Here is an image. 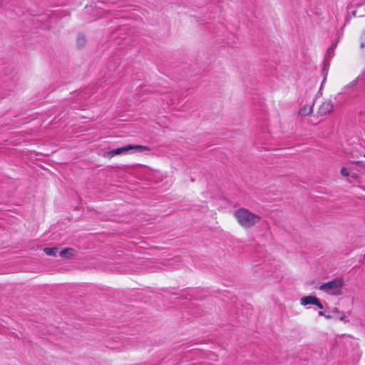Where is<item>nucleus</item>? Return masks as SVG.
Returning <instances> with one entry per match:
<instances>
[{"label":"nucleus","mask_w":365,"mask_h":365,"mask_svg":"<svg viewBox=\"0 0 365 365\" xmlns=\"http://www.w3.org/2000/svg\"><path fill=\"white\" fill-rule=\"evenodd\" d=\"M234 217L237 222L243 227L248 228L256 225L260 217L247 209L241 208L234 212Z\"/></svg>","instance_id":"nucleus-1"},{"label":"nucleus","mask_w":365,"mask_h":365,"mask_svg":"<svg viewBox=\"0 0 365 365\" xmlns=\"http://www.w3.org/2000/svg\"><path fill=\"white\" fill-rule=\"evenodd\" d=\"M344 281L341 278H336L332 281L324 283L319 287V289L328 294L340 295L342 294Z\"/></svg>","instance_id":"nucleus-2"},{"label":"nucleus","mask_w":365,"mask_h":365,"mask_svg":"<svg viewBox=\"0 0 365 365\" xmlns=\"http://www.w3.org/2000/svg\"><path fill=\"white\" fill-rule=\"evenodd\" d=\"M149 148L147 146L144 145H128L124 147L118 148L117 149H114L113 150L106 152L104 154L106 158H111L117 155H125L130 150H134L135 152H142L144 150H148Z\"/></svg>","instance_id":"nucleus-3"},{"label":"nucleus","mask_w":365,"mask_h":365,"mask_svg":"<svg viewBox=\"0 0 365 365\" xmlns=\"http://www.w3.org/2000/svg\"><path fill=\"white\" fill-rule=\"evenodd\" d=\"M334 110V104L330 99H326L324 101L318 108V114L320 115H324L330 113Z\"/></svg>","instance_id":"nucleus-4"},{"label":"nucleus","mask_w":365,"mask_h":365,"mask_svg":"<svg viewBox=\"0 0 365 365\" xmlns=\"http://www.w3.org/2000/svg\"><path fill=\"white\" fill-rule=\"evenodd\" d=\"M317 298L315 296L309 295L303 297L300 299V304L302 306H307V305H314V303L317 302Z\"/></svg>","instance_id":"nucleus-5"},{"label":"nucleus","mask_w":365,"mask_h":365,"mask_svg":"<svg viewBox=\"0 0 365 365\" xmlns=\"http://www.w3.org/2000/svg\"><path fill=\"white\" fill-rule=\"evenodd\" d=\"M313 103L304 104L299 110V114L302 116H306L312 113Z\"/></svg>","instance_id":"nucleus-6"},{"label":"nucleus","mask_w":365,"mask_h":365,"mask_svg":"<svg viewBox=\"0 0 365 365\" xmlns=\"http://www.w3.org/2000/svg\"><path fill=\"white\" fill-rule=\"evenodd\" d=\"M76 252L73 248H66L59 252L60 257L63 258H71L76 255Z\"/></svg>","instance_id":"nucleus-7"},{"label":"nucleus","mask_w":365,"mask_h":365,"mask_svg":"<svg viewBox=\"0 0 365 365\" xmlns=\"http://www.w3.org/2000/svg\"><path fill=\"white\" fill-rule=\"evenodd\" d=\"M359 48L362 55L365 56V31L359 36Z\"/></svg>","instance_id":"nucleus-8"},{"label":"nucleus","mask_w":365,"mask_h":365,"mask_svg":"<svg viewBox=\"0 0 365 365\" xmlns=\"http://www.w3.org/2000/svg\"><path fill=\"white\" fill-rule=\"evenodd\" d=\"M58 249L57 247H46L43 249V252L49 256H56L57 253Z\"/></svg>","instance_id":"nucleus-9"},{"label":"nucleus","mask_w":365,"mask_h":365,"mask_svg":"<svg viewBox=\"0 0 365 365\" xmlns=\"http://www.w3.org/2000/svg\"><path fill=\"white\" fill-rule=\"evenodd\" d=\"M340 173L344 177H348L349 175V170L343 167L340 170Z\"/></svg>","instance_id":"nucleus-10"},{"label":"nucleus","mask_w":365,"mask_h":365,"mask_svg":"<svg viewBox=\"0 0 365 365\" xmlns=\"http://www.w3.org/2000/svg\"><path fill=\"white\" fill-rule=\"evenodd\" d=\"M359 78H356L353 81H351L349 85L346 86V87H354L358 83Z\"/></svg>","instance_id":"nucleus-11"},{"label":"nucleus","mask_w":365,"mask_h":365,"mask_svg":"<svg viewBox=\"0 0 365 365\" xmlns=\"http://www.w3.org/2000/svg\"><path fill=\"white\" fill-rule=\"evenodd\" d=\"M314 305H316L318 308H319L320 309H323V305L320 302V301L319 300V299L317 298V302L314 303Z\"/></svg>","instance_id":"nucleus-12"},{"label":"nucleus","mask_w":365,"mask_h":365,"mask_svg":"<svg viewBox=\"0 0 365 365\" xmlns=\"http://www.w3.org/2000/svg\"><path fill=\"white\" fill-rule=\"evenodd\" d=\"M333 53V48H329V49H328V50H327V56H328L329 57H330V58H331V57H332V56H333V53Z\"/></svg>","instance_id":"nucleus-13"},{"label":"nucleus","mask_w":365,"mask_h":365,"mask_svg":"<svg viewBox=\"0 0 365 365\" xmlns=\"http://www.w3.org/2000/svg\"><path fill=\"white\" fill-rule=\"evenodd\" d=\"M322 72H323V74H324V80H323V82H324V81H325V80H326V78H327V70H326V68H325V67L323 68Z\"/></svg>","instance_id":"nucleus-14"},{"label":"nucleus","mask_w":365,"mask_h":365,"mask_svg":"<svg viewBox=\"0 0 365 365\" xmlns=\"http://www.w3.org/2000/svg\"><path fill=\"white\" fill-rule=\"evenodd\" d=\"M345 314H341V316L339 317V319L341 321H345Z\"/></svg>","instance_id":"nucleus-15"},{"label":"nucleus","mask_w":365,"mask_h":365,"mask_svg":"<svg viewBox=\"0 0 365 365\" xmlns=\"http://www.w3.org/2000/svg\"><path fill=\"white\" fill-rule=\"evenodd\" d=\"M319 315L324 317L325 314L323 312H319Z\"/></svg>","instance_id":"nucleus-16"},{"label":"nucleus","mask_w":365,"mask_h":365,"mask_svg":"<svg viewBox=\"0 0 365 365\" xmlns=\"http://www.w3.org/2000/svg\"><path fill=\"white\" fill-rule=\"evenodd\" d=\"M324 318L329 319H331V316L328 315V314H325Z\"/></svg>","instance_id":"nucleus-17"},{"label":"nucleus","mask_w":365,"mask_h":365,"mask_svg":"<svg viewBox=\"0 0 365 365\" xmlns=\"http://www.w3.org/2000/svg\"><path fill=\"white\" fill-rule=\"evenodd\" d=\"M361 21L364 24H365V16L362 18Z\"/></svg>","instance_id":"nucleus-18"},{"label":"nucleus","mask_w":365,"mask_h":365,"mask_svg":"<svg viewBox=\"0 0 365 365\" xmlns=\"http://www.w3.org/2000/svg\"><path fill=\"white\" fill-rule=\"evenodd\" d=\"M364 157H365V154H364Z\"/></svg>","instance_id":"nucleus-19"}]
</instances>
